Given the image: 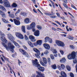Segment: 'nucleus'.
Instances as JSON below:
<instances>
[{"label": "nucleus", "mask_w": 77, "mask_h": 77, "mask_svg": "<svg viewBox=\"0 0 77 77\" xmlns=\"http://www.w3.org/2000/svg\"><path fill=\"white\" fill-rule=\"evenodd\" d=\"M33 65L34 66H37L38 69L42 72H44L45 70V68L41 66V65L39 64V63L38 62V60L35 59V60H34L32 62Z\"/></svg>", "instance_id": "f257e3e1"}, {"label": "nucleus", "mask_w": 77, "mask_h": 77, "mask_svg": "<svg viewBox=\"0 0 77 77\" xmlns=\"http://www.w3.org/2000/svg\"><path fill=\"white\" fill-rule=\"evenodd\" d=\"M2 45L6 48L7 50H10L11 52H14V48H15V47L13 45H12L11 42H8V47H7V45H6L4 43H3Z\"/></svg>", "instance_id": "f03ea898"}, {"label": "nucleus", "mask_w": 77, "mask_h": 77, "mask_svg": "<svg viewBox=\"0 0 77 77\" xmlns=\"http://www.w3.org/2000/svg\"><path fill=\"white\" fill-rule=\"evenodd\" d=\"M5 36V34L4 33H2L0 35V38L2 41L7 44L8 43V41L6 39Z\"/></svg>", "instance_id": "7ed1b4c3"}, {"label": "nucleus", "mask_w": 77, "mask_h": 77, "mask_svg": "<svg viewBox=\"0 0 77 77\" xmlns=\"http://www.w3.org/2000/svg\"><path fill=\"white\" fill-rule=\"evenodd\" d=\"M3 2L4 3L3 5L5 7H6V8H11V4L8 0H4L3 1Z\"/></svg>", "instance_id": "20e7f679"}, {"label": "nucleus", "mask_w": 77, "mask_h": 77, "mask_svg": "<svg viewBox=\"0 0 77 77\" xmlns=\"http://www.w3.org/2000/svg\"><path fill=\"white\" fill-rule=\"evenodd\" d=\"M55 42L57 45L59 47H64L65 46V44L63 42L59 40H56Z\"/></svg>", "instance_id": "39448f33"}, {"label": "nucleus", "mask_w": 77, "mask_h": 77, "mask_svg": "<svg viewBox=\"0 0 77 77\" xmlns=\"http://www.w3.org/2000/svg\"><path fill=\"white\" fill-rule=\"evenodd\" d=\"M16 35L17 37H18L19 39H24V36L21 33L18 32L16 33Z\"/></svg>", "instance_id": "423d86ee"}, {"label": "nucleus", "mask_w": 77, "mask_h": 77, "mask_svg": "<svg viewBox=\"0 0 77 77\" xmlns=\"http://www.w3.org/2000/svg\"><path fill=\"white\" fill-rule=\"evenodd\" d=\"M36 73L38 74L37 75L36 77H45L44 74L41 73L40 72L36 71Z\"/></svg>", "instance_id": "0eeeda50"}, {"label": "nucleus", "mask_w": 77, "mask_h": 77, "mask_svg": "<svg viewBox=\"0 0 77 77\" xmlns=\"http://www.w3.org/2000/svg\"><path fill=\"white\" fill-rule=\"evenodd\" d=\"M7 35L8 36V38L10 40V41H14V39H15L14 37L11 34L9 33L7 34Z\"/></svg>", "instance_id": "6e6552de"}, {"label": "nucleus", "mask_w": 77, "mask_h": 77, "mask_svg": "<svg viewBox=\"0 0 77 77\" xmlns=\"http://www.w3.org/2000/svg\"><path fill=\"white\" fill-rule=\"evenodd\" d=\"M19 51L21 52L23 55H25V56L27 55V57H29V55L28 54H27V53L24 50H22L21 49H19Z\"/></svg>", "instance_id": "1a4fd4ad"}, {"label": "nucleus", "mask_w": 77, "mask_h": 77, "mask_svg": "<svg viewBox=\"0 0 77 77\" xmlns=\"http://www.w3.org/2000/svg\"><path fill=\"white\" fill-rule=\"evenodd\" d=\"M43 46L46 50H49L50 49V45L47 43L44 44H43Z\"/></svg>", "instance_id": "9d476101"}, {"label": "nucleus", "mask_w": 77, "mask_h": 77, "mask_svg": "<svg viewBox=\"0 0 77 77\" xmlns=\"http://www.w3.org/2000/svg\"><path fill=\"white\" fill-rule=\"evenodd\" d=\"M30 39L31 40V42H35L36 40L35 39V37L33 36L32 35H30L29 37Z\"/></svg>", "instance_id": "9b49d317"}, {"label": "nucleus", "mask_w": 77, "mask_h": 77, "mask_svg": "<svg viewBox=\"0 0 77 77\" xmlns=\"http://www.w3.org/2000/svg\"><path fill=\"white\" fill-rule=\"evenodd\" d=\"M14 24L17 26H19L20 25V22L19 20H16L15 19H14Z\"/></svg>", "instance_id": "f8f14e48"}, {"label": "nucleus", "mask_w": 77, "mask_h": 77, "mask_svg": "<svg viewBox=\"0 0 77 77\" xmlns=\"http://www.w3.org/2000/svg\"><path fill=\"white\" fill-rule=\"evenodd\" d=\"M34 34L36 36H39V31L38 30H36L34 32Z\"/></svg>", "instance_id": "ddd939ff"}, {"label": "nucleus", "mask_w": 77, "mask_h": 77, "mask_svg": "<svg viewBox=\"0 0 77 77\" xmlns=\"http://www.w3.org/2000/svg\"><path fill=\"white\" fill-rule=\"evenodd\" d=\"M33 50L34 51H35V52H36L37 54H40L41 53H40V51H39V50H38L36 48H33Z\"/></svg>", "instance_id": "4468645a"}, {"label": "nucleus", "mask_w": 77, "mask_h": 77, "mask_svg": "<svg viewBox=\"0 0 77 77\" xmlns=\"http://www.w3.org/2000/svg\"><path fill=\"white\" fill-rule=\"evenodd\" d=\"M0 9H2V11H4L5 12H6L7 11H6V9L2 5H0Z\"/></svg>", "instance_id": "2eb2a0df"}, {"label": "nucleus", "mask_w": 77, "mask_h": 77, "mask_svg": "<svg viewBox=\"0 0 77 77\" xmlns=\"http://www.w3.org/2000/svg\"><path fill=\"white\" fill-rule=\"evenodd\" d=\"M42 43V40H38L37 41V44L39 45H41Z\"/></svg>", "instance_id": "dca6fc26"}, {"label": "nucleus", "mask_w": 77, "mask_h": 77, "mask_svg": "<svg viewBox=\"0 0 77 77\" xmlns=\"http://www.w3.org/2000/svg\"><path fill=\"white\" fill-rule=\"evenodd\" d=\"M24 21L26 24H28L30 22V20L29 18H26L24 20Z\"/></svg>", "instance_id": "f3484780"}, {"label": "nucleus", "mask_w": 77, "mask_h": 77, "mask_svg": "<svg viewBox=\"0 0 77 77\" xmlns=\"http://www.w3.org/2000/svg\"><path fill=\"white\" fill-rule=\"evenodd\" d=\"M42 59H43V61L44 63L45 64H47V59L44 57H42Z\"/></svg>", "instance_id": "a211bd4d"}, {"label": "nucleus", "mask_w": 77, "mask_h": 77, "mask_svg": "<svg viewBox=\"0 0 77 77\" xmlns=\"http://www.w3.org/2000/svg\"><path fill=\"white\" fill-rule=\"evenodd\" d=\"M61 74L63 77H66V73H65L63 71L61 72Z\"/></svg>", "instance_id": "6ab92c4d"}, {"label": "nucleus", "mask_w": 77, "mask_h": 77, "mask_svg": "<svg viewBox=\"0 0 77 77\" xmlns=\"http://www.w3.org/2000/svg\"><path fill=\"white\" fill-rule=\"evenodd\" d=\"M30 26L32 28H35V22L32 23Z\"/></svg>", "instance_id": "aec40b11"}, {"label": "nucleus", "mask_w": 77, "mask_h": 77, "mask_svg": "<svg viewBox=\"0 0 77 77\" xmlns=\"http://www.w3.org/2000/svg\"><path fill=\"white\" fill-rule=\"evenodd\" d=\"M21 29L22 31H23L24 33H26V29L25 28V26H22Z\"/></svg>", "instance_id": "412c9836"}, {"label": "nucleus", "mask_w": 77, "mask_h": 77, "mask_svg": "<svg viewBox=\"0 0 77 77\" xmlns=\"http://www.w3.org/2000/svg\"><path fill=\"white\" fill-rule=\"evenodd\" d=\"M1 14L2 17H3V18L6 17V14H5V13L3 12L2 11V13H1Z\"/></svg>", "instance_id": "4be33fe9"}, {"label": "nucleus", "mask_w": 77, "mask_h": 77, "mask_svg": "<svg viewBox=\"0 0 77 77\" xmlns=\"http://www.w3.org/2000/svg\"><path fill=\"white\" fill-rule=\"evenodd\" d=\"M60 61L61 63H63L66 61V59L65 57H63L60 60Z\"/></svg>", "instance_id": "5701e85b"}, {"label": "nucleus", "mask_w": 77, "mask_h": 77, "mask_svg": "<svg viewBox=\"0 0 77 77\" xmlns=\"http://www.w3.org/2000/svg\"><path fill=\"white\" fill-rule=\"evenodd\" d=\"M28 44H29V45H30L31 47H32V48L34 47L33 45V44H32V42H30V41H28Z\"/></svg>", "instance_id": "b1692460"}, {"label": "nucleus", "mask_w": 77, "mask_h": 77, "mask_svg": "<svg viewBox=\"0 0 77 77\" xmlns=\"http://www.w3.org/2000/svg\"><path fill=\"white\" fill-rule=\"evenodd\" d=\"M40 62L41 63V64L42 66H47V65L44 64V63L42 62V60H40Z\"/></svg>", "instance_id": "393cba45"}, {"label": "nucleus", "mask_w": 77, "mask_h": 77, "mask_svg": "<svg viewBox=\"0 0 77 77\" xmlns=\"http://www.w3.org/2000/svg\"><path fill=\"white\" fill-rule=\"evenodd\" d=\"M49 38H50L49 37H46L45 38V42H47V41H48Z\"/></svg>", "instance_id": "a878e982"}, {"label": "nucleus", "mask_w": 77, "mask_h": 77, "mask_svg": "<svg viewBox=\"0 0 77 77\" xmlns=\"http://www.w3.org/2000/svg\"><path fill=\"white\" fill-rule=\"evenodd\" d=\"M2 20L3 22L4 23H8L9 22H8V21L6 20L4 18H2Z\"/></svg>", "instance_id": "bb28decb"}, {"label": "nucleus", "mask_w": 77, "mask_h": 77, "mask_svg": "<svg viewBox=\"0 0 77 77\" xmlns=\"http://www.w3.org/2000/svg\"><path fill=\"white\" fill-rule=\"evenodd\" d=\"M66 67L68 71H71V67L67 65Z\"/></svg>", "instance_id": "cd10ccee"}, {"label": "nucleus", "mask_w": 77, "mask_h": 77, "mask_svg": "<svg viewBox=\"0 0 77 77\" xmlns=\"http://www.w3.org/2000/svg\"><path fill=\"white\" fill-rule=\"evenodd\" d=\"M51 67L53 69H56V68H57V67L56 66V64L52 65L51 66Z\"/></svg>", "instance_id": "c85d7f7f"}, {"label": "nucleus", "mask_w": 77, "mask_h": 77, "mask_svg": "<svg viewBox=\"0 0 77 77\" xmlns=\"http://www.w3.org/2000/svg\"><path fill=\"white\" fill-rule=\"evenodd\" d=\"M20 12H21V11L20 10V9H18L17 11L16 12L15 14V15L16 16H17V14H19V13H20Z\"/></svg>", "instance_id": "c756f323"}, {"label": "nucleus", "mask_w": 77, "mask_h": 77, "mask_svg": "<svg viewBox=\"0 0 77 77\" xmlns=\"http://www.w3.org/2000/svg\"><path fill=\"white\" fill-rule=\"evenodd\" d=\"M12 7H14V8H16V7H17V4L15 3H13L12 5Z\"/></svg>", "instance_id": "7c9ffc66"}, {"label": "nucleus", "mask_w": 77, "mask_h": 77, "mask_svg": "<svg viewBox=\"0 0 77 77\" xmlns=\"http://www.w3.org/2000/svg\"><path fill=\"white\" fill-rule=\"evenodd\" d=\"M61 68H62V69H65V66L63 64H61Z\"/></svg>", "instance_id": "2f4dec72"}, {"label": "nucleus", "mask_w": 77, "mask_h": 77, "mask_svg": "<svg viewBox=\"0 0 77 77\" xmlns=\"http://www.w3.org/2000/svg\"><path fill=\"white\" fill-rule=\"evenodd\" d=\"M69 47L71 49H72L73 50L74 49V48H75V47H74V46L72 45H70Z\"/></svg>", "instance_id": "473e14b6"}, {"label": "nucleus", "mask_w": 77, "mask_h": 77, "mask_svg": "<svg viewBox=\"0 0 77 77\" xmlns=\"http://www.w3.org/2000/svg\"><path fill=\"white\" fill-rule=\"evenodd\" d=\"M9 16L10 17H11L12 18H14V17H15V16L13 14H9Z\"/></svg>", "instance_id": "72a5a7b5"}, {"label": "nucleus", "mask_w": 77, "mask_h": 77, "mask_svg": "<svg viewBox=\"0 0 77 77\" xmlns=\"http://www.w3.org/2000/svg\"><path fill=\"white\" fill-rule=\"evenodd\" d=\"M51 58V59H52L53 60L54 59V56L52 54H51L50 55Z\"/></svg>", "instance_id": "f704fd0d"}, {"label": "nucleus", "mask_w": 77, "mask_h": 77, "mask_svg": "<svg viewBox=\"0 0 77 77\" xmlns=\"http://www.w3.org/2000/svg\"><path fill=\"white\" fill-rule=\"evenodd\" d=\"M20 14L22 15H23V16H24L26 15V13H24L23 12H21Z\"/></svg>", "instance_id": "c9c22d12"}, {"label": "nucleus", "mask_w": 77, "mask_h": 77, "mask_svg": "<svg viewBox=\"0 0 77 77\" xmlns=\"http://www.w3.org/2000/svg\"><path fill=\"white\" fill-rule=\"evenodd\" d=\"M13 42L14 44L16 46H18V43L16 42L15 41H13Z\"/></svg>", "instance_id": "e433bc0d"}, {"label": "nucleus", "mask_w": 77, "mask_h": 77, "mask_svg": "<svg viewBox=\"0 0 77 77\" xmlns=\"http://www.w3.org/2000/svg\"><path fill=\"white\" fill-rule=\"evenodd\" d=\"M37 27L39 30H41V29H42V27L38 25L37 26Z\"/></svg>", "instance_id": "4c0bfd02"}, {"label": "nucleus", "mask_w": 77, "mask_h": 77, "mask_svg": "<svg viewBox=\"0 0 77 77\" xmlns=\"http://www.w3.org/2000/svg\"><path fill=\"white\" fill-rule=\"evenodd\" d=\"M53 52L54 54V53L55 54H56V53H57V51L55 49H53Z\"/></svg>", "instance_id": "58836bf2"}, {"label": "nucleus", "mask_w": 77, "mask_h": 77, "mask_svg": "<svg viewBox=\"0 0 77 77\" xmlns=\"http://www.w3.org/2000/svg\"><path fill=\"white\" fill-rule=\"evenodd\" d=\"M27 29L28 30H31V29H32V28L31 27V26H29V25H28L27 26Z\"/></svg>", "instance_id": "ea45409f"}, {"label": "nucleus", "mask_w": 77, "mask_h": 77, "mask_svg": "<svg viewBox=\"0 0 77 77\" xmlns=\"http://www.w3.org/2000/svg\"><path fill=\"white\" fill-rule=\"evenodd\" d=\"M24 38L26 41H27L28 39H29V38H28V37H27V36L26 35H24Z\"/></svg>", "instance_id": "a19ab883"}, {"label": "nucleus", "mask_w": 77, "mask_h": 77, "mask_svg": "<svg viewBox=\"0 0 77 77\" xmlns=\"http://www.w3.org/2000/svg\"><path fill=\"white\" fill-rule=\"evenodd\" d=\"M44 53L45 54H47L49 53V52L47 50H46L44 52Z\"/></svg>", "instance_id": "79ce46f5"}, {"label": "nucleus", "mask_w": 77, "mask_h": 77, "mask_svg": "<svg viewBox=\"0 0 77 77\" xmlns=\"http://www.w3.org/2000/svg\"><path fill=\"white\" fill-rule=\"evenodd\" d=\"M70 75L71 77H74V74L72 72L70 73Z\"/></svg>", "instance_id": "37998d69"}, {"label": "nucleus", "mask_w": 77, "mask_h": 77, "mask_svg": "<svg viewBox=\"0 0 77 77\" xmlns=\"http://www.w3.org/2000/svg\"><path fill=\"white\" fill-rule=\"evenodd\" d=\"M50 43H51L53 42V41L52 40V39L51 38H50L49 39V40L48 41Z\"/></svg>", "instance_id": "c03bdc74"}, {"label": "nucleus", "mask_w": 77, "mask_h": 77, "mask_svg": "<svg viewBox=\"0 0 77 77\" xmlns=\"http://www.w3.org/2000/svg\"><path fill=\"white\" fill-rule=\"evenodd\" d=\"M60 52L61 54H64V52H63V51L62 50H60Z\"/></svg>", "instance_id": "a18cd8bd"}, {"label": "nucleus", "mask_w": 77, "mask_h": 77, "mask_svg": "<svg viewBox=\"0 0 77 77\" xmlns=\"http://www.w3.org/2000/svg\"><path fill=\"white\" fill-rule=\"evenodd\" d=\"M55 22H56V23H57L58 24H59V25H60V26H62V25H61V24H60V22H59L58 21H55Z\"/></svg>", "instance_id": "49530a36"}, {"label": "nucleus", "mask_w": 77, "mask_h": 77, "mask_svg": "<svg viewBox=\"0 0 77 77\" xmlns=\"http://www.w3.org/2000/svg\"><path fill=\"white\" fill-rule=\"evenodd\" d=\"M48 62L49 63H51V61H50V58H48Z\"/></svg>", "instance_id": "de8ad7c7"}, {"label": "nucleus", "mask_w": 77, "mask_h": 77, "mask_svg": "<svg viewBox=\"0 0 77 77\" xmlns=\"http://www.w3.org/2000/svg\"><path fill=\"white\" fill-rule=\"evenodd\" d=\"M35 56H36L37 57H38V58L39 57V54H35Z\"/></svg>", "instance_id": "09e8293b"}, {"label": "nucleus", "mask_w": 77, "mask_h": 77, "mask_svg": "<svg viewBox=\"0 0 77 77\" xmlns=\"http://www.w3.org/2000/svg\"><path fill=\"white\" fill-rule=\"evenodd\" d=\"M63 5L65 8H68V6L65 3L63 4Z\"/></svg>", "instance_id": "8fccbe9b"}, {"label": "nucleus", "mask_w": 77, "mask_h": 77, "mask_svg": "<svg viewBox=\"0 0 77 77\" xmlns=\"http://www.w3.org/2000/svg\"><path fill=\"white\" fill-rule=\"evenodd\" d=\"M68 26H66V29L67 30V32H69V29H68Z\"/></svg>", "instance_id": "3c124183"}, {"label": "nucleus", "mask_w": 77, "mask_h": 77, "mask_svg": "<svg viewBox=\"0 0 77 77\" xmlns=\"http://www.w3.org/2000/svg\"><path fill=\"white\" fill-rule=\"evenodd\" d=\"M10 72H11V74H12V72H14V71H13V70H12V69L11 68V67H10Z\"/></svg>", "instance_id": "603ef678"}, {"label": "nucleus", "mask_w": 77, "mask_h": 77, "mask_svg": "<svg viewBox=\"0 0 77 77\" xmlns=\"http://www.w3.org/2000/svg\"><path fill=\"white\" fill-rule=\"evenodd\" d=\"M71 7H72L73 8L75 9H76V7H75L73 5H71Z\"/></svg>", "instance_id": "864d4df0"}, {"label": "nucleus", "mask_w": 77, "mask_h": 77, "mask_svg": "<svg viewBox=\"0 0 77 77\" xmlns=\"http://www.w3.org/2000/svg\"><path fill=\"white\" fill-rule=\"evenodd\" d=\"M18 64L19 65V66H20V64H21L22 63H21V61H20V60H18Z\"/></svg>", "instance_id": "5fc2aeb1"}, {"label": "nucleus", "mask_w": 77, "mask_h": 77, "mask_svg": "<svg viewBox=\"0 0 77 77\" xmlns=\"http://www.w3.org/2000/svg\"><path fill=\"white\" fill-rule=\"evenodd\" d=\"M50 18H55L56 16H52L50 17Z\"/></svg>", "instance_id": "6e6d98bb"}, {"label": "nucleus", "mask_w": 77, "mask_h": 77, "mask_svg": "<svg viewBox=\"0 0 77 77\" xmlns=\"http://www.w3.org/2000/svg\"><path fill=\"white\" fill-rule=\"evenodd\" d=\"M68 38L69 39H72V40L73 39V38H72L71 36L68 37Z\"/></svg>", "instance_id": "4d7b16f0"}, {"label": "nucleus", "mask_w": 77, "mask_h": 77, "mask_svg": "<svg viewBox=\"0 0 77 77\" xmlns=\"http://www.w3.org/2000/svg\"><path fill=\"white\" fill-rule=\"evenodd\" d=\"M56 14L57 17H60V14H59V13H57Z\"/></svg>", "instance_id": "13d9d810"}, {"label": "nucleus", "mask_w": 77, "mask_h": 77, "mask_svg": "<svg viewBox=\"0 0 77 77\" xmlns=\"http://www.w3.org/2000/svg\"><path fill=\"white\" fill-rule=\"evenodd\" d=\"M4 59H5V60H7V61H8V62H9V59H8V58H7L5 57V58H4Z\"/></svg>", "instance_id": "bf43d9fd"}, {"label": "nucleus", "mask_w": 77, "mask_h": 77, "mask_svg": "<svg viewBox=\"0 0 77 77\" xmlns=\"http://www.w3.org/2000/svg\"><path fill=\"white\" fill-rule=\"evenodd\" d=\"M54 56L55 57H57V53L55 54H54Z\"/></svg>", "instance_id": "052dcab7"}, {"label": "nucleus", "mask_w": 77, "mask_h": 77, "mask_svg": "<svg viewBox=\"0 0 77 77\" xmlns=\"http://www.w3.org/2000/svg\"><path fill=\"white\" fill-rule=\"evenodd\" d=\"M32 31L33 32H35L36 29H35V28H32Z\"/></svg>", "instance_id": "680f3d73"}, {"label": "nucleus", "mask_w": 77, "mask_h": 77, "mask_svg": "<svg viewBox=\"0 0 77 77\" xmlns=\"http://www.w3.org/2000/svg\"><path fill=\"white\" fill-rule=\"evenodd\" d=\"M57 68L58 69H59L60 70L61 69V68H60V66H58Z\"/></svg>", "instance_id": "e2e57ef3"}, {"label": "nucleus", "mask_w": 77, "mask_h": 77, "mask_svg": "<svg viewBox=\"0 0 77 77\" xmlns=\"http://www.w3.org/2000/svg\"><path fill=\"white\" fill-rule=\"evenodd\" d=\"M45 14L46 15H49L50 16V13H45Z\"/></svg>", "instance_id": "0e129e2a"}, {"label": "nucleus", "mask_w": 77, "mask_h": 77, "mask_svg": "<svg viewBox=\"0 0 77 77\" xmlns=\"http://www.w3.org/2000/svg\"><path fill=\"white\" fill-rule=\"evenodd\" d=\"M23 47L26 50H27V47H26V46H23Z\"/></svg>", "instance_id": "69168bd1"}, {"label": "nucleus", "mask_w": 77, "mask_h": 77, "mask_svg": "<svg viewBox=\"0 0 77 77\" xmlns=\"http://www.w3.org/2000/svg\"><path fill=\"white\" fill-rule=\"evenodd\" d=\"M52 30H54V31H56V29H55L54 28V27H52Z\"/></svg>", "instance_id": "338daca9"}, {"label": "nucleus", "mask_w": 77, "mask_h": 77, "mask_svg": "<svg viewBox=\"0 0 77 77\" xmlns=\"http://www.w3.org/2000/svg\"><path fill=\"white\" fill-rule=\"evenodd\" d=\"M33 11L34 12H35V13H36V14H37V12L34 9H33Z\"/></svg>", "instance_id": "774afa93"}]
</instances>
